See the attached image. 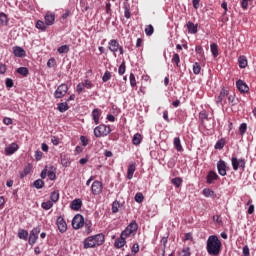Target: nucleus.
<instances>
[{"label": "nucleus", "instance_id": "bb28decb", "mask_svg": "<svg viewBox=\"0 0 256 256\" xmlns=\"http://www.w3.org/2000/svg\"><path fill=\"white\" fill-rule=\"evenodd\" d=\"M58 111H60V113H65V111H69V104L67 102L59 103Z\"/></svg>", "mask_w": 256, "mask_h": 256}, {"label": "nucleus", "instance_id": "473e14b6", "mask_svg": "<svg viewBox=\"0 0 256 256\" xmlns=\"http://www.w3.org/2000/svg\"><path fill=\"white\" fill-rule=\"evenodd\" d=\"M171 61L174 65H176V67H179V63H181V57H179V54L175 53L173 54Z\"/></svg>", "mask_w": 256, "mask_h": 256}, {"label": "nucleus", "instance_id": "58836bf2", "mask_svg": "<svg viewBox=\"0 0 256 256\" xmlns=\"http://www.w3.org/2000/svg\"><path fill=\"white\" fill-rule=\"evenodd\" d=\"M172 185H175V187L179 188L180 185H182L183 183V179H181L180 177H176L172 179Z\"/></svg>", "mask_w": 256, "mask_h": 256}, {"label": "nucleus", "instance_id": "cd10ccee", "mask_svg": "<svg viewBox=\"0 0 256 256\" xmlns=\"http://www.w3.org/2000/svg\"><path fill=\"white\" fill-rule=\"evenodd\" d=\"M238 63L240 69H245V67H247V57L240 56L238 59Z\"/></svg>", "mask_w": 256, "mask_h": 256}, {"label": "nucleus", "instance_id": "69168bd1", "mask_svg": "<svg viewBox=\"0 0 256 256\" xmlns=\"http://www.w3.org/2000/svg\"><path fill=\"white\" fill-rule=\"evenodd\" d=\"M243 256H251L250 251H249V246L243 247Z\"/></svg>", "mask_w": 256, "mask_h": 256}, {"label": "nucleus", "instance_id": "423d86ee", "mask_svg": "<svg viewBox=\"0 0 256 256\" xmlns=\"http://www.w3.org/2000/svg\"><path fill=\"white\" fill-rule=\"evenodd\" d=\"M85 225V219L83 218V215L77 214L74 216L72 220V227L73 229H81Z\"/></svg>", "mask_w": 256, "mask_h": 256}, {"label": "nucleus", "instance_id": "13d9d810", "mask_svg": "<svg viewBox=\"0 0 256 256\" xmlns=\"http://www.w3.org/2000/svg\"><path fill=\"white\" fill-rule=\"evenodd\" d=\"M83 89H85V84H83V83H79V84L76 86V91H77V93H82V92H83Z\"/></svg>", "mask_w": 256, "mask_h": 256}, {"label": "nucleus", "instance_id": "c9c22d12", "mask_svg": "<svg viewBox=\"0 0 256 256\" xmlns=\"http://www.w3.org/2000/svg\"><path fill=\"white\" fill-rule=\"evenodd\" d=\"M155 32V29L153 28V25H148L145 28V33L148 37H151V35H153V33Z\"/></svg>", "mask_w": 256, "mask_h": 256}, {"label": "nucleus", "instance_id": "dca6fc26", "mask_svg": "<svg viewBox=\"0 0 256 256\" xmlns=\"http://www.w3.org/2000/svg\"><path fill=\"white\" fill-rule=\"evenodd\" d=\"M18 149L19 145H17V143H12L5 148V153L6 155H13L14 153H16V151H18Z\"/></svg>", "mask_w": 256, "mask_h": 256}, {"label": "nucleus", "instance_id": "7ed1b4c3", "mask_svg": "<svg viewBox=\"0 0 256 256\" xmlns=\"http://www.w3.org/2000/svg\"><path fill=\"white\" fill-rule=\"evenodd\" d=\"M111 133V127L100 124L94 128V136L97 138L107 137Z\"/></svg>", "mask_w": 256, "mask_h": 256}, {"label": "nucleus", "instance_id": "ddd939ff", "mask_svg": "<svg viewBox=\"0 0 256 256\" xmlns=\"http://www.w3.org/2000/svg\"><path fill=\"white\" fill-rule=\"evenodd\" d=\"M44 19L48 27L55 24V14L53 12H47Z\"/></svg>", "mask_w": 256, "mask_h": 256}, {"label": "nucleus", "instance_id": "1a4fd4ad", "mask_svg": "<svg viewBox=\"0 0 256 256\" xmlns=\"http://www.w3.org/2000/svg\"><path fill=\"white\" fill-rule=\"evenodd\" d=\"M217 169L221 177H225V175H227V163H225L224 160H219L217 162Z\"/></svg>", "mask_w": 256, "mask_h": 256}, {"label": "nucleus", "instance_id": "f704fd0d", "mask_svg": "<svg viewBox=\"0 0 256 256\" xmlns=\"http://www.w3.org/2000/svg\"><path fill=\"white\" fill-rule=\"evenodd\" d=\"M34 187L36 189H43L45 187V182L41 179H37L36 181H34Z\"/></svg>", "mask_w": 256, "mask_h": 256}, {"label": "nucleus", "instance_id": "e433bc0d", "mask_svg": "<svg viewBox=\"0 0 256 256\" xmlns=\"http://www.w3.org/2000/svg\"><path fill=\"white\" fill-rule=\"evenodd\" d=\"M17 73L23 75V77H27V75H29V70L26 67H20L17 69Z\"/></svg>", "mask_w": 256, "mask_h": 256}, {"label": "nucleus", "instance_id": "a211bd4d", "mask_svg": "<svg viewBox=\"0 0 256 256\" xmlns=\"http://www.w3.org/2000/svg\"><path fill=\"white\" fill-rule=\"evenodd\" d=\"M13 53H14L15 57H25V55H27L25 52V49H23L19 46L13 47Z\"/></svg>", "mask_w": 256, "mask_h": 256}, {"label": "nucleus", "instance_id": "6ab92c4d", "mask_svg": "<svg viewBox=\"0 0 256 256\" xmlns=\"http://www.w3.org/2000/svg\"><path fill=\"white\" fill-rule=\"evenodd\" d=\"M186 27L188 29V33H191L192 35H195V33H197L198 31L197 30L198 25L191 21L187 22Z\"/></svg>", "mask_w": 256, "mask_h": 256}, {"label": "nucleus", "instance_id": "c03bdc74", "mask_svg": "<svg viewBox=\"0 0 256 256\" xmlns=\"http://www.w3.org/2000/svg\"><path fill=\"white\" fill-rule=\"evenodd\" d=\"M179 256H191V249L189 247L184 248L180 253Z\"/></svg>", "mask_w": 256, "mask_h": 256}, {"label": "nucleus", "instance_id": "aec40b11", "mask_svg": "<svg viewBox=\"0 0 256 256\" xmlns=\"http://www.w3.org/2000/svg\"><path fill=\"white\" fill-rule=\"evenodd\" d=\"M125 237H123L122 235H120V238L116 239L114 246L116 247V249H121L122 247H125V243H127L125 241Z\"/></svg>", "mask_w": 256, "mask_h": 256}, {"label": "nucleus", "instance_id": "9b49d317", "mask_svg": "<svg viewBox=\"0 0 256 256\" xmlns=\"http://www.w3.org/2000/svg\"><path fill=\"white\" fill-rule=\"evenodd\" d=\"M56 225L60 233H65L67 231V222H65V219L62 216L57 218Z\"/></svg>", "mask_w": 256, "mask_h": 256}, {"label": "nucleus", "instance_id": "f3484780", "mask_svg": "<svg viewBox=\"0 0 256 256\" xmlns=\"http://www.w3.org/2000/svg\"><path fill=\"white\" fill-rule=\"evenodd\" d=\"M70 207L72 211H79L83 207V201L81 199H75L71 202Z\"/></svg>", "mask_w": 256, "mask_h": 256}, {"label": "nucleus", "instance_id": "37998d69", "mask_svg": "<svg viewBox=\"0 0 256 256\" xmlns=\"http://www.w3.org/2000/svg\"><path fill=\"white\" fill-rule=\"evenodd\" d=\"M30 173H31V166H26L23 172L20 174L21 179H23V177H26V175H29Z\"/></svg>", "mask_w": 256, "mask_h": 256}, {"label": "nucleus", "instance_id": "a878e982", "mask_svg": "<svg viewBox=\"0 0 256 256\" xmlns=\"http://www.w3.org/2000/svg\"><path fill=\"white\" fill-rule=\"evenodd\" d=\"M174 147L177 151L181 152L183 151V146L181 145V138L176 137L174 138Z\"/></svg>", "mask_w": 256, "mask_h": 256}, {"label": "nucleus", "instance_id": "5fc2aeb1", "mask_svg": "<svg viewBox=\"0 0 256 256\" xmlns=\"http://www.w3.org/2000/svg\"><path fill=\"white\" fill-rule=\"evenodd\" d=\"M131 235H133V233L129 231L127 228L121 233V236L124 237L125 239H127V237H131Z\"/></svg>", "mask_w": 256, "mask_h": 256}, {"label": "nucleus", "instance_id": "9d476101", "mask_svg": "<svg viewBox=\"0 0 256 256\" xmlns=\"http://www.w3.org/2000/svg\"><path fill=\"white\" fill-rule=\"evenodd\" d=\"M101 115H103V111L99 108H95L92 113H91V117L95 123V125H99L100 121H101Z\"/></svg>", "mask_w": 256, "mask_h": 256}, {"label": "nucleus", "instance_id": "4c0bfd02", "mask_svg": "<svg viewBox=\"0 0 256 256\" xmlns=\"http://www.w3.org/2000/svg\"><path fill=\"white\" fill-rule=\"evenodd\" d=\"M121 207V204L119 201H114L112 203V213H119V208Z\"/></svg>", "mask_w": 256, "mask_h": 256}, {"label": "nucleus", "instance_id": "4d7b16f0", "mask_svg": "<svg viewBox=\"0 0 256 256\" xmlns=\"http://www.w3.org/2000/svg\"><path fill=\"white\" fill-rule=\"evenodd\" d=\"M193 240V233L189 232L184 235L183 241H192Z\"/></svg>", "mask_w": 256, "mask_h": 256}, {"label": "nucleus", "instance_id": "a19ab883", "mask_svg": "<svg viewBox=\"0 0 256 256\" xmlns=\"http://www.w3.org/2000/svg\"><path fill=\"white\" fill-rule=\"evenodd\" d=\"M193 73L194 75H199V73H201V65H199L197 62H195L193 65Z\"/></svg>", "mask_w": 256, "mask_h": 256}, {"label": "nucleus", "instance_id": "f257e3e1", "mask_svg": "<svg viewBox=\"0 0 256 256\" xmlns=\"http://www.w3.org/2000/svg\"><path fill=\"white\" fill-rule=\"evenodd\" d=\"M221 240L216 235H211L208 237L206 249L207 253L212 256H217L221 253Z\"/></svg>", "mask_w": 256, "mask_h": 256}, {"label": "nucleus", "instance_id": "bf43d9fd", "mask_svg": "<svg viewBox=\"0 0 256 256\" xmlns=\"http://www.w3.org/2000/svg\"><path fill=\"white\" fill-rule=\"evenodd\" d=\"M43 158V152H41V151H36L35 152V159H36V161H41V159Z\"/></svg>", "mask_w": 256, "mask_h": 256}, {"label": "nucleus", "instance_id": "2f4dec72", "mask_svg": "<svg viewBox=\"0 0 256 256\" xmlns=\"http://www.w3.org/2000/svg\"><path fill=\"white\" fill-rule=\"evenodd\" d=\"M50 201H52V203H57V201H59V192L58 190H55L51 193L50 195Z\"/></svg>", "mask_w": 256, "mask_h": 256}, {"label": "nucleus", "instance_id": "f8f14e48", "mask_svg": "<svg viewBox=\"0 0 256 256\" xmlns=\"http://www.w3.org/2000/svg\"><path fill=\"white\" fill-rule=\"evenodd\" d=\"M108 49L116 55L117 51H119V42L116 39H112L108 42Z\"/></svg>", "mask_w": 256, "mask_h": 256}, {"label": "nucleus", "instance_id": "7c9ffc66", "mask_svg": "<svg viewBox=\"0 0 256 256\" xmlns=\"http://www.w3.org/2000/svg\"><path fill=\"white\" fill-rule=\"evenodd\" d=\"M47 24L41 20L36 22V29H40V31H47Z\"/></svg>", "mask_w": 256, "mask_h": 256}, {"label": "nucleus", "instance_id": "79ce46f5", "mask_svg": "<svg viewBox=\"0 0 256 256\" xmlns=\"http://www.w3.org/2000/svg\"><path fill=\"white\" fill-rule=\"evenodd\" d=\"M57 51L62 55L63 53H69V46L67 45H62L60 46Z\"/></svg>", "mask_w": 256, "mask_h": 256}, {"label": "nucleus", "instance_id": "ea45409f", "mask_svg": "<svg viewBox=\"0 0 256 256\" xmlns=\"http://www.w3.org/2000/svg\"><path fill=\"white\" fill-rule=\"evenodd\" d=\"M213 195H215V192L209 188H205L203 190V196L204 197H213Z\"/></svg>", "mask_w": 256, "mask_h": 256}, {"label": "nucleus", "instance_id": "72a5a7b5", "mask_svg": "<svg viewBox=\"0 0 256 256\" xmlns=\"http://www.w3.org/2000/svg\"><path fill=\"white\" fill-rule=\"evenodd\" d=\"M42 209H45V211H49V209H51V207H53V201L48 200L47 202H43L41 204Z\"/></svg>", "mask_w": 256, "mask_h": 256}, {"label": "nucleus", "instance_id": "864d4df0", "mask_svg": "<svg viewBox=\"0 0 256 256\" xmlns=\"http://www.w3.org/2000/svg\"><path fill=\"white\" fill-rule=\"evenodd\" d=\"M47 177H49L50 181H55L57 178V175L52 170H48Z\"/></svg>", "mask_w": 256, "mask_h": 256}, {"label": "nucleus", "instance_id": "052dcab7", "mask_svg": "<svg viewBox=\"0 0 256 256\" xmlns=\"http://www.w3.org/2000/svg\"><path fill=\"white\" fill-rule=\"evenodd\" d=\"M84 87H86V89H92L93 87V82H91L90 80H85V83H83Z\"/></svg>", "mask_w": 256, "mask_h": 256}, {"label": "nucleus", "instance_id": "603ef678", "mask_svg": "<svg viewBox=\"0 0 256 256\" xmlns=\"http://www.w3.org/2000/svg\"><path fill=\"white\" fill-rule=\"evenodd\" d=\"M225 147V141L219 140L215 144V149H223Z\"/></svg>", "mask_w": 256, "mask_h": 256}, {"label": "nucleus", "instance_id": "c756f323", "mask_svg": "<svg viewBox=\"0 0 256 256\" xmlns=\"http://www.w3.org/2000/svg\"><path fill=\"white\" fill-rule=\"evenodd\" d=\"M142 139H143V137L141 136V134L136 133V134L133 136V139H132L133 145H141Z\"/></svg>", "mask_w": 256, "mask_h": 256}, {"label": "nucleus", "instance_id": "4468645a", "mask_svg": "<svg viewBox=\"0 0 256 256\" xmlns=\"http://www.w3.org/2000/svg\"><path fill=\"white\" fill-rule=\"evenodd\" d=\"M219 179V175H217V172L215 171H210L208 175L206 176V182L208 185H212L214 181H217Z\"/></svg>", "mask_w": 256, "mask_h": 256}, {"label": "nucleus", "instance_id": "6e6d98bb", "mask_svg": "<svg viewBox=\"0 0 256 256\" xmlns=\"http://www.w3.org/2000/svg\"><path fill=\"white\" fill-rule=\"evenodd\" d=\"M80 141H81L83 147H87V145H89V139H87V137H85V136H81Z\"/></svg>", "mask_w": 256, "mask_h": 256}, {"label": "nucleus", "instance_id": "c85d7f7f", "mask_svg": "<svg viewBox=\"0 0 256 256\" xmlns=\"http://www.w3.org/2000/svg\"><path fill=\"white\" fill-rule=\"evenodd\" d=\"M210 49H211V53H212L213 57L219 56V46H217V44L212 43L210 45Z\"/></svg>", "mask_w": 256, "mask_h": 256}, {"label": "nucleus", "instance_id": "20e7f679", "mask_svg": "<svg viewBox=\"0 0 256 256\" xmlns=\"http://www.w3.org/2000/svg\"><path fill=\"white\" fill-rule=\"evenodd\" d=\"M39 233H41V226L35 227L30 231L28 243L32 247L37 243V239H39Z\"/></svg>", "mask_w": 256, "mask_h": 256}, {"label": "nucleus", "instance_id": "39448f33", "mask_svg": "<svg viewBox=\"0 0 256 256\" xmlns=\"http://www.w3.org/2000/svg\"><path fill=\"white\" fill-rule=\"evenodd\" d=\"M68 91H69V86H67V84H61L60 86H58V88L54 92L55 99H63V97L67 95Z\"/></svg>", "mask_w": 256, "mask_h": 256}, {"label": "nucleus", "instance_id": "4be33fe9", "mask_svg": "<svg viewBox=\"0 0 256 256\" xmlns=\"http://www.w3.org/2000/svg\"><path fill=\"white\" fill-rule=\"evenodd\" d=\"M135 170H136V166L134 163L130 164L128 166V170H127V179L131 180L133 179V175L135 173Z\"/></svg>", "mask_w": 256, "mask_h": 256}, {"label": "nucleus", "instance_id": "5701e85b", "mask_svg": "<svg viewBox=\"0 0 256 256\" xmlns=\"http://www.w3.org/2000/svg\"><path fill=\"white\" fill-rule=\"evenodd\" d=\"M126 229H128L129 231L132 232L133 235H135V233H137V229H139V225L137 224V222H131Z\"/></svg>", "mask_w": 256, "mask_h": 256}, {"label": "nucleus", "instance_id": "09e8293b", "mask_svg": "<svg viewBox=\"0 0 256 256\" xmlns=\"http://www.w3.org/2000/svg\"><path fill=\"white\" fill-rule=\"evenodd\" d=\"M111 79V72L106 71L102 77V81L104 83H107V81H109Z\"/></svg>", "mask_w": 256, "mask_h": 256}, {"label": "nucleus", "instance_id": "338daca9", "mask_svg": "<svg viewBox=\"0 0 256 256\" xmlns=\"http://www.w3.org/2000/svg\"><path fill=\"white\" fill-rule=\"evenodd\" d=\"M249 1L251 0H242L241 2L242 9H247V7H249Z\"/></svg>", "mask_w": 256, "mask_h": 256}, {"label": "nucleus", "instance_id": "774afa93", "mask_svg": "<svg viewBox=\"0 0 256 256\" xmlns=\"http://www.w3.org/2000/svg\"><path fill=\"white\" fill-rule=\"evenodd\" d=\"M199 117H200V119H208L207 112L206 111H201L199 113Z\"/></svg>", "mask_w": 256, "mask_h": 256}, {"label": "nucleus", "instance_id": "f03ea898", "mask_svg": "<svg viewBox=\"0 0 256 256\" xmlns=\"http://www.w3.org/2000/svg\"><path fill=\"white\" fill-rule=\"evenodd\" d=\"M105 243V235L103 233L89 236L84 239V249H94V247H101Z\"/></svg>", "mask_w": 256, "mask_h": 256}, {"label": "nucleus", "instance_id": "49530a36", "mask_svg": "<svg viewBox=\"0 0 256 256\" xmlns=\"http://www.w3.org/2000/svg\"><path fill=\"white\" fill-rule=\"evenodd\" d=\"M130 85L131 87H137V80L135 79V74H130Z\"/></svg>", "mask_w": 256, "mask_h": 256}, {"label": "nucleus", "instance_id": "a18cd8bd", "mask_svg": "<svg viewBox=\"0 0 256 256\" xmlns=\"http://www.w3.org/2000/svg\"><path fill=\"white\" fill-rule=\"evenodd\" d=\"M124 17L126 19H131V10L129 9V6H124Z\"/></svg>", "mask_w": 256, "mask_h": 256}, {"label": "nucleus", "instance_id": "393cba45", "mask_svg": "<svg viewBox=\"0 0 256 256\" xmlns=\"http://www.w3.org/2000/svg\"><path fill=\"white\" fill-rule=\"evenodd\" d=\"M229 95V92L227 90H222L219 94V96L216 98V103H223V99Z\"/></svg>", "mask_w": 256, "mask_h": 256}, {"label": "nucleus", "instance_id": "e2e57ef3", "mask_svg": "<svg viewBox=\"0 0 256 256\" xmlns=\"http://www.w3.org/2000/svg\"><path fill=\"white\" fill-rule=\"evenodd\" d=\"M47 67L51 69V67H55V58H50L47 62Z\"/></svg>", "mask_w": 256, "mask_h": 256}, {"label": "nucleus", "instance_id": "680f3d73", "mask_svg": "<svg viewBox=\"0 0 256 256\" xmlns=\"http://www.w3.org/2000/svg\"><path fill=\"white\" fill-rule=\"evenodd\" d=\"M228 101L229 103H231L232 105H236L237 104V100L235 99V95H230L228 97Z\"/></svg>", "mask_w": 256, "mask_h": 256}, {"label": "nucleus", "instance_id": "8fccbe9b", "mask_svg": "<svg viewBox=\"0 0 256 256\" xmlns=\"http://www.w3.org/2000/svg\"><path fill=\"white\" fill-rule=\"evenodd\" d=\"M239 131H240V135H245L246 131H247V124L246 123H242L239 127Z\"/></svg>", "mask_w": 256, "mask_h": 256}, {"label": "nucleus", "instance_id": "412c9836", "mask_svg": "<svg viewBox=\"0 0 256 256\" xmlns=\"http://www.w3.org/2000/svg\"><path fill=\"white\" fill-rule=\"evenodd\" d=\"M6 25H9V18L7 14L0 12V27H6Z\"/></svg>", "mask_w": 256, "mask_h": 256}, {"label": "nucleus", "instance_id": "0eeeda50", "mask_svg": "<svg viewBox=\"0 0 256 256\" xmlns=\"http://www.w3.org/2000/svg\"><path fill=\"white\" fill-rule=\"evenodd\" d=\"M231 163L234 171H238L239 169H245V159H238L237 157H232Z\"/></svg>", "mask_w": 256, "mask_h": 256}, {"label": "nucleus", "instance_id": "3c124183", "mask_svg": "<svg viewBox=\"0 0 256 256\" xmlns=\"http://www.w3.org/2000/svg\"><path fill=\"white\" fill-rule=\"evenodd\" d=\"M143 199H144V197H143V193H137L136 195H135V201H136V203H143Z\"/></svg>", "mask_w": 256, "mask_h": 256}, {"label": "nucleus", "instance_id": "2eb2a0df", "mask_svg": "<svg viewBox=\"0 0 256 256\" xmlns=\"http://www.w3.org/2000/svg\"><path fill=\"white\" fill-rule=\"evenodd\" d=\"M236 87L240 91V93H247L249 91V86L243 80H238L236 82Z\"/></svg>", "mask_w": 256, "mask_h": 256}, {"label": "nucleus", "instance_id": "6e6552de", "mask_svg": "<svg viewBox=\"0 0 256 256\" xmlns=\"http://www.w3.org/2000/svg\"><path fill=\"white\" fill-rule=\"evenodd\" d=\"M92 195H101L103 193V183L96 180L92 183L91 186Z\"/></svg>", "mask_w": 256, "mask_h": 256}, {"label": "nucleus", "instance_id": "b1692460", "mask_svg": "<svg viewBox=\"0 0 256 256\" xmlns=\"http://www.w3.org/2000/svg\"><path fill=\"white\" fill-rule=\"evenodd\" d=\"M18 237L23 239V241H27V237H29V232L25 229L18 230Z\"/></svg>", "mask_w": 256, "mask_h": 256}, {"label": "nucleus", "instance_id": "0e129e2a", "mask_svg": "<svg viewBox=\"0 0 256 256\" xmlns=\"http://www.w3.org/2000/svg\"><path fill=\"white\" fill-rule=\"evenodd\" d=\"M3 123H4V125H12L13 124V120L11 118H9V117H5L3 119Z\"/></svg>", "mask_w": 256, "mask_h": 256}, {"label": "nucleus", "instance_id": "de8ad7c7", "mask_svg": "<svg viewBox=\"0 0 256 256\" xmlns=\"http://www.w3.org/2000/svg\"><path fill=\"white\" fill-rule=\"evenodd\" d=\"M125 71H126L125 62H122L121 65L119 66L118 73L119 75H125Z\"/></svg>", "mask_w": 256, "mask_h": 256}]
</instances>
